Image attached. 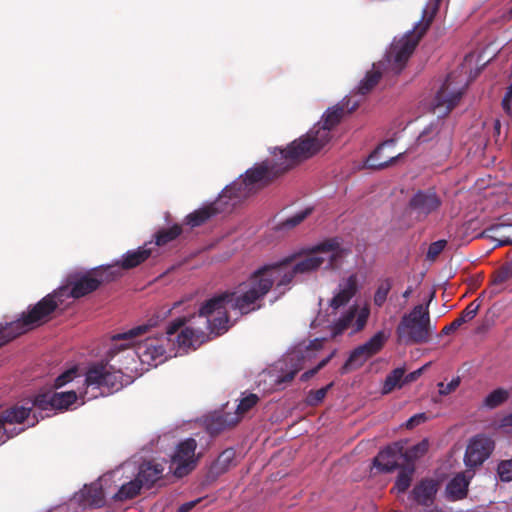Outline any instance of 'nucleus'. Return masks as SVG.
I'll use <instances>...</instances> for the list:
<instances>
[{
    "mask_svg": "<svg viewBox=\"0 0 512 512\" xmlns=\"http://www.w3.org/2000/svg\"><path fill=\"white\" fill-rule=\"evenodd\" d=\"M312 210V208H306L304 210L297 212L293 216L288 217L284 221L278 223L276 226V230L286 231L295 228L312 213Z\"/></svg>",
    "mask_w": 512,
    "mask_h": 512,
    "instance_id": "obj_32",
    "label": "nucleus"
},
{
    "mask_svg": "<svg viewBox=\"0 0 512 512\" xmlns=\"http://www.w3.org/2000/svg\"><path fill=\"white\" fill-rule=\"evenodd\" d=\"M446 246L445 240H438L429 245L428 251H427V258L434 260L438 255L441 254V252L444 250Z\"/></svg>",
    "mask_w": 512,
    "mask_h": 512,
    "instance_id": "obj_48",
    "label": "nucleus"
},
{
    "mask_svg": "<svg viewBox=\"0 0 512 512\" xmlns=\"http://www.w3.org/2000/svg\"><path fill=\"white\" fill-rule=\"evenodd\" d=\"M442 200L434 188L418 190L410 198L408 209L418 221L425 220L430 214L438 211Z\"/></svg>",
    "mask_w": 512,
    "mask_h": 512,
    "instance_id": "obj_14",
    "label": "nucleus"
},
{
    "mask_svg": "<svg viewBox=\"0 0 512 512\" xmlns=\"http://www.w3.org/2000/svg\"><path fill=\"white\" fill-rule=\"evenodd\" d=\"M413 472V468L402 469L400 471L394 484V489H396L397 492L404 493L409 488L412 481Z\"/></svg>",
    "mask_w": 512,
    "mask_h": 512,
    "instance_id": "obj_40",
    "label": "nucleus"
},
{
    "mask_svg": "<svg viewBox=\"0 0 512 512\" xmlns=\"http://www.w3.org/2000/svg\"><path fill=\"white\" fill-rule=\"evenodd\" d=\"M469 479L464 473L456 474L446 486L447 498L451 501H457L465 498L468 493Z\"/></svg>",
    "mask_w": 512,
    "mask_h": 512,
    "instance_id": "obj_27",
    "label": "nucleus"
},
{
    "mask_svg": "<svg viewBox=\"0 0 512 512\" xmlns=\"http://www.w3.org/2000/svg\"><path fill=\"white\" fill-rule=\"evenodd\" d=\"M510 14H512V7H511V9H510Z\"/></svg>",
    "mask_w": 512,
    "mask_h": 512,
    "instance_id": "obj_64",
    "label": "nucleus"
},
{
    "mask_svg": "<svg viewBox=\"0 0 512 512\" xmlns=\"http://www.w3.org/2000/svg\"><path fill=\"white\" fill-rule=\"evenodd\" d=\"M391 288L392 280L390 278L383 279L379 282L373 297L375 306L382 307L384 305Z\"/></svg>",
    "mask_w": 512,
    "mask_h": 512,
    "instance_id": "obj_36",
    "label": "nucleus"
},
{
    "mask_svg": "<svg viewBox=\"0 0 512 512\" xmlns=\"http://www.w3.org/2000/svg\"><path fill=\"white\" fill-rule=\"evenodd\" d=\"M357 307L352 306L350 309L338 319V321L333 326V336H337L342 334L347 328H349L356 317Z\"/></svg>",
    "mask_w": 512,
    "mask_h": 512,
    "instance_id": "obj_34",
    "label": "nucleus"
},
{
    "mask_svg": "<svg viewBox=\"0 0 512 512\" xmlns=\"http://www.w3.org/2000/svg\"><path fill=\"white\" fill-rule=\"evenodd\" d=\"M327 253H329L327 268H335L337 260L342 257L340 243L337 238L327 239L307 250L295 253L296 258L292 265L298 275L315 272L326 261V257L321 254Z\"/></svg>",
    "mask_w": 512,
    "mask_h": 512,
    "instance_id": "obj_8",
    "label": "nucleus"
},
{
    "mask_svg": "<svg viewBox=\"0 0 512 512\" xmlns=\"http://www.w3.org/2000/svg\"><path fill=\"white\" fill-rule=\"evenodd\" d=\"M333 383H329L327 386L322 387L318 390H310L306 397V403L309 406H317L326 397L328 391L332 388Z\"/></svg>",
    "mask_w": 512,
    "mask_h": 512,
    "instance_id": "obj_41",
    "label": "nucleus"
},
{
    "mask_svg": "<svg viewBox=\"0 0 512 512\" xmlns=\"http://www.w3.org/2000/svg\"><path fill=\"white\" fill-rule=\"evenodd\" d=\"M428 448H429L428 441L426 439H424L421 442L417 443L416 445H413L412 447L407 449L403 453V457L407 461H414V460L424 456L426 454V452L428 451Z\"/></svg>",
    "mask_w": 512,
    "mask_h": 512,
    "instance_id": "obj_39",
    "label": "nucleus"
},
{
    "mask_svg": "<svg viewBox=\"0 0 512 512\" xmlns=\"http://www.w3.org/2000/svg\"><path fill=\"white\" fill-rule=\"evenodd\" d=\"M97 396H98L97 394H92L91 398H96Z\"/></svg>",
    "mask_w": 512,
    "mask_h": 512,
    "instance_id": "obj_61",
    "label": "nucleus"
},
{
    "mask_svg": "<svg viewBox=\"0 0 512 512\" xmlns=\"http://www.w3.org/2000/svg\"><path fill=\"white\" fill-rule=\"evenodd\" d=\"M171 312V308L165 310L162 315H155L148 320V323L138 325L128 331L117 333L112 336L113 347L107 353L112 358L116 353L132 345L136 346L135 353L143 364L157 366L163 363L172 354L176 355L175 349L188 348L197 342L204 334L202 328L185 326L188 319L179 317L172 321L166 328L163 335L147 337L144 341L137 342L136 339L145 334L150 328L156 326L159 321L165 319Z\"/></svg>",
    "mask_w": 512,
    "mask_h": 512,
    "instance_id": "obj_2",
    "label": "nucleus"
},
{
    "mask_svg": "<svg viewBox=\"0 0 512 512\" xmlns=\"http://www.w3.org/2000/svg\"><path fill=\"white\" fill-rule=\"evenodd\" d=\"M433 297H434V292L431 294L429 301H431Z\"/></svg>",
    "mask_w": 512,
    "mask_h": 512,
    "instance_id": "obj_62",
    "label": "nucleus"
},
{
    "mask_svg": "<svg viewBox=\"0 0 512 512\" xmlns=\"http://www.w3.org/2000/svg\"><path fill=\"white\" fill-rule=\"evenodd\" d=\"M324 339L316 338L311 340L307 346H305V351H318L323 348Z\"/></svg>",
    "mask_w": 512,
    "mask_h": 512,
    "instance_id": "obj_53",
    "label": "nucleus"
},
{
    "mask_svg": "<svg viewBox=\"0 0 512 512\" xmlns=\"http://www.w3.org/2000/svg\"><path fill=\"white\" fill-rule=\"evenodd\" d=\"M29 407H35L40 411L55 410V407L52 406V393H43L37 395Z\"/></svg>",
    "mask_w": 512,
    "mask_h": 512,
    "instance_id": "obj_42",
    "label": "nucleus"
},
{
    "mask_svg": "<svg viewBox=\"0 0 512 512\" xmlns=\"http://www.w3.org/2000/svg\"><path fill=\"white\" fill-rule=\"evenodd\" d=\"M494 441L485 435L473 437L465 452L464 461L467 467L480 466L491 455L494 450Z\"/></svg>",
    "mask_w": 512,
    "mask_h": 512,
    "instance_id": "obj_16",
    "label": "nucleus"
},
{
    "mask_svg": "<svg viewBox=\"0 0 512 512\" xmlns=\"http://www.w3.org/2000/svg\"><path fill=\"white\" fill-rule=\"evenodd\" d=\"M394 146V140H387L379 145L368 157L366 161V165L368 168L381 170L384 169L396 162L398 158H400L403 153H398L397 155H387L383 157V152L388 147Z\"/></svg>",
    "mask_w": 512,
    "mask_h": 512,
    "instance_id": "obj_21",
    "label": "nucleus"
},
{
    "mask_svg": "<svg viewBox=\"0 0 512 512\" xmlns=\"http://www.w3.org/2000/svg\"><path fill=\"white\" fill-rule=\"evenodd\" d=\"M359 106V101L344 98L335 106L329 108L322 117V121L314 125L305 135L292 143L299 150V154L306 159L314 156L331 140V130L346 116L353 113Z\"/></svg>",
    "mask_w": 512,
    "mask_h": 512,
    "instance_id": "obj_5",
    "label": "nucleus"
},
{
    "mask_svg": "<svg viewBox=\"0 0 512 512\" xmlns=\"http://www.w3.org/2000/svg\"><path fill=\"white\" fill-rule=\"evenodd\" d=\"M181 233L182 227L178 224L167 229L159 230L155 235V244L157 246H164L175 240Z\"/></svg>",
    "mask_w": 512,
    "mask_h": 512,
    "instance_id": "obj_33",
    "label": "nucleus"
},
{
    "mask_svg": "<svg viewBox=\"0 0 512 512\" xmlns=\"http://www.w3.org/2000/svg\"><path fill=\"white\" fill-rule=\"evenodd\" d=\"M179 304H180V303H178V302H177V303H175L173 308H175V307L179 306Z\"/></svg>",
    "mask_w": 512,
    "mask_h": 512,
    "instance_id": "obj_63",
    "label": "nucleus"
},
{
    "mask_svg": "<svg viewBox=\"0 0 512 512\" xmlns=\"http://www.w3.org/2000/svg\"><path fill=\"white\" fill-rule=\"evenodd\" d=\"M295 258L296 255H290L274 264L263 265L234 290H226L206 300L198 310L204 326L211 333L221 335L230 327L228 305L241 315H247L263 307V299L274 284L279 296L284 295L298 275L292 265Z\"/></svg>",
    "mask_w": 512,
    "mask_h": 512,
    "instance_id": "obj_1",
    "label": "nucleus"
},
{
    "mask_svg": "<svg viewBox=\"0 0 512 512\" xmlns=\"http://www.w3.org/2000/svg\"><path fill=\"white\" fill-rule=\"evenodd\" d=\"M411 293H412V288H411V287H409V288H407V289L404 291V293H403V297H404V298H408V297L410 296V294H411Z\"/></svg>",
    "mask_w": 512,
    "mask_h": 512,
    "instance_id": "obj_60",
    "label": "nucleus"
},
{
    "mask_svg": "<svg viewBox=\"0 0 512 512\" xmlns=\"http://www.w3.org/2000/svg\"><path fill=\"white\" fill-rule=\"evenodd\" d=\"M80 502L83 506L102 507L105 504V495L102 485L98 482L85 485L80 492Z\"/></svg>",
    "mask_w": 512,
    "mask_h": 512,
    "instance_id": "obj_23",
    "label": "nucleus"
},
{
    "mask_svg": "<svg viewBox=\"0 0 512 512\" xmlns=\"http://www.w3.org/2000/svg\"><path fill=\"white\" fill-rule=\"evenodd\" d=\"M441 0H434L427 5L422 12L421 20L415 24L411 31L405 33L401 38L394 39L387 50L383 60L373 64L371 71L360 81L357 92L360 95L370 93L379 83L384 73L399 75L406 67L408 60L414 53L420 40L426 34L439 10Z\"/></svg>",
    "mask_w": 512,
    "mask_h": 512,
    "instance_id": "obj_3",
    "label": "nucleus"
},
{
    "mask_svg": "<svg viewBox=\"0 0 512 512\" xmlns=\"http://www.w3.org/2000/svg\"><path fill=\"white\" fill-rule=\"evenodd\" d=\"M31 412L32 407L18 404L2 410L0 412V431L4 430V432L7 433V438H12L13 436L24 431V429L22 428L17 431L14 429L11 433H9L5 428L6 424H21L24 421H27L29 426H34L36 423H38L39 418L36 413L31 416Z\"/></svg>",
    "mask_w": 512,
    "mask_h": 512,
    "instance_id": "obj_15",
    "label": "nucleus"
},
{
    "mask_svg": "<svg viewBox=\"0 0 512 512\" xmlns=\"http://www.w3.org/2000/svg\"><path fill=\"white\" fill-rule=\"evenodd\" d=\"M508 397V391L503 388H497L486 396L484 399V405L490 409H494L503 404Z\"/></svg>",
    "mask_w": 512,
    "mask_h": 512,
    "instance_id": "obj_37",
    "label": "nucleus"
},
{
    "mask_svg": "<svg viewBox=\"0 0 512 512\" xmlns=\"http://www.w3.org/2000/svg\"><path fill=\"white\" fill-rule=\"evenodd\" d=\"M304 359L305 355L302 348H298L296 351L289 354L286 359V365L289 366L290 369L278 378L277 383L291 382L296 374L303 368Z\"/></svg>",
    "mask_w": 512,
    "mask_h": 512,
    "instance_id": "obj_28",
    "label": "nucleus"
},
{
    "mask_svg": "<svg viewBox=\"0 0 512 512\" xmlns=\"http://www.w3.org/2000/svg\"><path fill=\"white\" fill-rule=\"evenodd\" d=\"M387 337L383 331L377 332L367 342L355 348L341 368V373L346 374L361 367L370 357L383 348Z\"/></svg>",
    "mask_w": 512,
    "mask_h": 512,
    "instance_id": "obj_12",
    "label": "nucleus"
},
{
    "mask_svg": "<svg viewBox=\"0 0 512 512\" xmlns=\"http://www.w3.org/2000/svg\"><path fill=\"white\" fill-rule=\"evenodd\" d=\"M152 254L150 248H147L146 245L143 247H139L137 250H130L123 255L122 260L114 265L119 270H129L135 268L145 262ZM121 273V271H119Z\"/></svg>",
    "mask_w": 512,
    "mask_h": 512,
    "instance_id": "obj_25",
    "label": "nucleus"
},
{
    "mask_svg": "<svg viewBox=\"0 0 512 512\" xmlns=\"http://www.w3.org/2000/svg\"><path fill=\"white\" fill-rule=\"evenodd\" d=\"M20 332L14 327V322L0 324V347L20 336Z\"/></svg>",
    "mask_w": 512,
    "mask_h": 512,
    "instance_id": "obj_38",
    "label": "nucleus"
},
{
    "mask_svg": "<svg viewBox=\"0 0 512 512\" xmlns=\"http://www.w3.org/2000/svg\"><path fill=\"white\" fill-rule=\"evenodd\" d=\"M142 485L138 482L137 478L123 484L118 492L114 495L116 501H125L136 497L141 489Z\"/></svg>",
    "mask_w": 512,
    "mask_h": 512,
    "instance_id": "obj_31",
    "label": "nucleus"
},
{
    "mask_svg": "<svg viewBox=\"0 0 512 512\" xmlns=\"http://www.w3.org/2000/svg\"><path fill=\"white\" fill-rule=\"evenodd\" d=\"M369 314H370V310L368 307H363L359 313L357 314L356 313V319L355 322H354V326H355V331H360L364 328V326L366 325L367 323V319L369 317Z\"/></svg>",
    "mask_w": 512,
    "mask_h": 512,
    "instance_id": "obj_49",
    "label": "nucleus"
},
{
    "mask_svg": "<svg viewBox=\"0 0 512 512\" xmlns=\"http://www.w3.org/2000/svg\"><path fill=\"white\" fill-rule=\"evenodd\" d=\"M480 304L477 300L472 301L467 307L460 313V315L453 320L450 324L443 327L440 335H450L458 330L464 323L472 320L478 313Z\"/></svg>",
    "mask_w": 512,
    "mask_h": 512,
    "instance_id": "obj_26",
    "label": "nucleus"
},
{
    "mask_svg": "<svg viewBox=\"0 0 512 512\" xmlns=\"http://www.w3.org/2000/svg\"><path fill=\"white\" fill-rule=\"evenodd\" d=\"M319 372V370L314 367L306 372H304L301 377H300V380L301 381H307L309 380L311 377H313L315 374H317Z\"/></svg>",
    "mask_w": 512,
    "mask_h": 512,
    "instance_id": "obj_56",
    "label": "nucleus"
},
{
    "mask_svg": "<svg viewBox=\"0 0 512 512\" xmlns=\"http://www.w3.org/2000/svg\"><path fill=\"white\" fill-rule=\"evenodd\" d=\"M460 382H461L460 378L456 377V378H453L446 385L444 383H439L438 384V386H439V393L441 395H448V394L454 392L459 387Z\"/></svg>",
    "mask_w": 512,
    "mask_h": 512,
    "instance_id": "obj_50",
    "label": "nucleus"
},
{
    "mask_svg": "<svg viewBox=\"0 0 512 512\" xmlns=\"http://www.w3.org/2000/svg\"><path fill=\"white\" fill-rule=\"evenodd\" d=\"M85 385L87 389H98L102 396L108 395L123 388L125 385L124 374L108 362L100 361L88 367L85 374Z\"/></svg>",
    "mask_w": 512,
    "mask_h": 512,
    "instance_id": "obj_10",
    "label": "nucleus"
},
{
    "mask_svg": "<svg viewBox=\"0 0 512 512\" xmlns=\"http://www.w3.org/2000/svg\"><path fill=\"white\" fill-rule=\"evenodd\" d=\"M438 484L433 479H423L415 485L411 492L412 499L419 505L430 506L433 504Z\"/></svg>",
    "mask_w": 512,
    "mask_h": 512,
    "instance_id": "obj_22",
    "label": "nucleus"
},
{
    "mask_svg": "<svg viewBox=\"0 0 512 512\" xmlns=\"http://www.w3.org/2000/svg\"><path fill=\"white\" fill-rule=\"evenodd\" d=\"M239 421V418L237 417L235 421L228 423L225 416H219L216 419V423L218 424L217 430H222L225 428L226 425H234Z\"/></svg>",
    "mask_w": 512,
    "mask_h": 512,
    "instance_id": "obj_55",
    "label": "nucleus"
},
{
    "mask_svg": "<svg viewBox=\"0 0 512 512\" xmlns=\"http://www.w3.org/2000/svg\"><path fill=\"white\" fill-rule=\"evenodd\" d=\"M200 501L201 499L199 498L193 501L186 502L178 508L177 512H190Z\"/></svg>",
    "mask_w": 512,
    "mask_h": 512,
    "instance_id": "obj_54",
    "label": "nucleus"
},
{
    "mask_svg": "<svg viewBox=\"0 0 512 512\" xmlns=\"http://www.w3.org/2000/svg\"><path fill=\"white\" fill-rule=\"evenodd\" d=\"M497 473L501 481H512V459L502 460L497 466Z\"/></svg>",
    "mask_w": 512,
    "mask_h": 512,
    "instance_id": "obj_46",
    "label": "nucleus"
},
{
    "mask_svg": "<svg viewBox=\"0 0 512 512\" xmlns=\"http://www.w3.org/2000/svg\"><path fill=\"white\" fill-rule=\"evenodd\" d=\"M435 327L431 325L428 304L416 305L405 314L396 328L399 342L405 344H423L429 342Z\"/></svg>",
    "mask_w": 512,
    "mask_h": 512,
    "instance_id": "obj_7",
    "label": "nucleus"
},
{
    "mask_svg": "<svg viewBox=\"0 0 512 512\" xmlns=\"http://www.w3.org/2000/svg\"><path fill=\"white\" fill-rule=\"evenodd\" d=\"M299 153V150L293 143L284 149L275 148L273 159H266L253 168L248 169L241 182L225 187L223 196L228 197L229 200H235L231 203V206H234L237 200L246 197L253 189L269 185L298 163L305 160Z\"/></svg>",
    "mask_w": 512,
    "mask_h": 512,
    "instance_id": "obj_4",
    "label": "nucleus"
},
{
    "mask_svg": "<svg viewBox=\"0 0 512 512\" xmlns=\"http://www.w3.org/2000/svg\"><path fill=\"white\" fill-rule=\"evenodd\" d=\"M334 355H335V351H333L332 353H330V355H328L326 358L321 360L318 363V365L316 366V368L320 371L322 368H324L330 362V360L333 358Z\"/></svg>",
    "mask_w": 512,
    "mask_h": 512,
    "instance_id": "obj_57",
    "label": "nucleus"
},
{
    "mask_svg": "<svg viewBox=\"0 0 512 512\" xmlns=\"http://www.w3.org/2000/svg\"><path fill=\"white\" fill-rule=\"evenodd\" d=\"M500 425L502 427H512V412L501 419Z\"/></svg>",
    "mask_w": 512,
    "mask_h": 512,
    "instance_id": "obj_58",
    "label": "nucleus"
},
{
    "mask_svg": "<svg viewBox=\"0 0 512 512\" xmlns=\"http://www.w3.org/2000/svg\"><path fill=\"white\" fill-rule=\"evenodd\" d=\"M403 457V446L400 443H394L380 451L374 459V465L384 472L394 471L399 460Z\"/></svg>",
    "mask_w": 512,
    "mask_h": 512,
    "instance_id": "obj_18",
    "label": "nucleus"
},
{
    "mask_svg": "<svg viewBox=\"0 0 512 512\" xmlns=\"http://www.w3.org/2000/svg\"><path fill=\"white\" fill-rule=\"evenodd\" d=\"M66 287H59L52 293L47 294L35 305L30 306L21 318L13 321L14 327L18 329L20 334H24L38 326L43 325L51 319V315L63 303Z\"/></svg>",
    "mask_w": 512,
    "mask_h": 512,
    "instance_id": "obj_9",
    "label": "nucleus"
},
{
    "mask_svg": "<svg viewBox=\"0 0 512 512\" xmlns=\"http://www.w3.org/2000/svg\"><path fill=\"white\" fill-rule=\"evenodd\" d=\"M196 448L197 442L193 438H187L176 446L170 462V470L175 477L182 478L195 469L198 461Z\"/></svg>",
    "mask_w": 512,
    "mask_h": 512,
    "instance_id": "obj_11",
    "label": "nucleus"
},
{
    "mask_svg": "<svg viewBox=\"0 0 512 512\" xmlns=\"http://www.w3.org/2000/svg\"><path fill=\"white\" fill-rule=\"evenodd\" d=\"M258 401L259 397L254 393H250L240 400V403L236 409V414L238 416H243L245 413L251 410L258 403Z\"/></svg>",
    "mask_w": 512,
    "mask_h": 512,
    "instance_id": "obj_44",
    "label": "nucleus"
},
{
    "mask_svg": "<svg viewBox=\"0 0 512 512\" xmlns=\"http://www.w3.org/2000/svg\"><path fill=\"white\" fill-rule=\"evenodd\" d=\"M77 368H71L63 372L61 375H59L54 382V387L56 389L63 387L68 382L72 381L74 377L77 375Z\"/></svg>",
    "mask_w": 512,
    "mask_h": 512,
    "instance_id": "obj_47",
    "label": "nucleus"
},
{
    "mask_svg": "<svg viewBox=\"0 0 512 512\" xmlns=\"http://www.w3.org/2000/svg\"><path fill=\"white\" fill-rule=\"evenodd\" d=\"M358 291V279L356 274H351L339 284V291L330 300V307L338 309L346 305Z\"/></svg>",
    "mask_w": 512,
    "mask_h": 512,
    "instance_id": "obj_20",
    "label": "nucleus"
},
{
    "mask_svg": "<svg viewBox=\"0 0 512 512\" xmlns=\"http://www.w3.org/2000/svg\"><path fill=\"white\" fill-rule=\"evenodd\" d=\"M164 470L162 463L153 460L145 461L139 466L136 478L143 488L150 489L162 479Z\"/></svg>",
    "mask_w": 512,
    "mask_h": 512,
    "instance_id": "obj_19",
    "label": "nucleus"
},
{
    "mask_svg": "<svg viewBox=\"0 0 512 512\" xmlns=\"http://www.w3.org/2000/svg\"><path fill=\"white\" fill-rule=\"evenodd\" d=\"M441 132L440 129V121L436 123H431L429 126L423 129V131L418 136V141L420 143H425L432 140L435 136H437Z\"/></svg>",
    "mask_w": 512,
    "mask_h": 512,
    "instance_id": "obj_45",
    "label": "nucleus"
},
{
    "mask_svg": "<svg viewBox=\"0 0 512 512\" xmlns=\"http://www.w3.org/2000/svg\"><path fill=\"white\" fill-rule=\"evenodd\" d=\"M421 371H422V369H419V370H417V371H415V372H413V373H410V374L406 377L405 382H409V381H413V380H415V379H416V377H417L418 375H420Z\"/></svg>",
    "mask_w": 512,
    "mask_h": 512,
    "instance_id": "obj_59",
    "label": "nucleus"
},
{
    "mask_svg": "<svg viewBox=\"0 0 512 512\" xmlns=\"http://www.w3.org/2000/svg\"><path fill=\"white\" fill-rule=\"evenodd\" d=\"M428 419L425 413H418L409 418L405 424L407 429H413L414 427L426 422Z\"/></svg>",
    "mask_w": 512,
    "mask_h": 512,
    "instance_id": "obj_51",
    "label": "nucleus"
},
{
    "mask_svg": "<svg viewBox=\"0 0 512 512\" xmlns=\"http://www.w3.org/2000/svg\"><path fill=\"white\" fill-rule=\"evenodd\" d=\"M76 400L77 394L74 390L52 393V406L55 407V410H67Z\"/></svg>",
    "mask_w": 512,
    "mask_h": 512,
    "instance_id": "obj_30",
    "label": "nucleus"
},
{
    "mask_svg": "<svg viewBox=\"0 0 512 512\" xmlns=\"http://www.w3.org/2000/svg\"><path fill=\"white\" fill-rule=\"evenodd\" d=\"M405 370L403 368H396L390 372L383 385V393L388 394L392 392L396 387H402L401 380L404 376Z\"/></svg>",
    "mask_w": 512,
    "mask_h": 512,
    "instance_id": "obj_35",
    "label": "nucleus"
},
{
    "mask_svg": "<svg viewBox=\"0 0 512 512\" xmlns=\"http://www.w3.org/2000/svg\"><path fill=\"white\" fill-rule=\"evenodd\" d=\"M498 243V246L512 245V223L504 221L492 224L483 232Z\"/></svg>",
    "mask_w": 512,
    "mask_h": 512,
    "instance_id": "obj_24",
    "label": "nucleus"
},
{
    "mask_svg": "<svg viewBox=\"0 0 512 512\" xmlns=\"http://www.w3.org/2000/svg\"><path fill=\"white\" fill-rule=\"evenodd\" d=\"M512 277V263H507L501 266L496 272L493 274V278L491 280V284L493 286L501 285L508 281Z\"/></svg>",
    "mask_w": 512,
    "mask_h": 512,
    "instance_id": "obj_43",
    "label": "nucleus"
},
{
    "mask_svg": "<svg viewBox=\"0 0 512 512\" xmlns=\"http://www.w3.org/2000/svg\"><path fill=\"white\" fill-rule=\"evenodd\" d=\"M235 455L234 449H225L212 464V471L217 475L225 473L233 465Z\"/></svg>",
    "mask_w": 512,
    "mask_h": 512,
    "instance_id": "obj_29",
    "label": "nucleus"
},
{
    "mask_svg": "<svg viewBox=\"0 0 512 512\" xmlns=\"http://www.w3.org/2000/svg\"><path fill=\"white\" fill-rule=\"evenodd\" d=\"M454 73L447 75L442 86L435 95L433 106L434 112L438 114V117H444L450 113V111L459 103L464 90L465 85L456 87L454 85Z\"/></svg>",
    "mask_w": 512,
    "mask_h": 512,
    "instance_id": "obj_13",
    "label": "nucleus"
},
{
    "mask_svg": "<svg viewBox=\"0 0 512 512\" xmlns=\"http://www.w3.org/2000/svg\"><path fill=\"white\" fill-rule=\"evenodd\" d=\"M224 199H228V197H224L222 192L216 201L188 214L185 219L186 224L192 228L199 227L206 223L213 216L223 212L225 209L222 208V204H227Z\"/></svg>",
    "mask_w": 512,
    "mask_h": 512,
    "instance_id": "obj_17",
    "label": "nucleus"
},
{
    "mask_svg": "<svg viewBox=\"0 0 512 512\" xmlns=\"http://www.w3.org/2000/svg\"><path fill=\"white\" fill-rule=\"evenodd\" d=\"M119 277V269L115 266H99L84 273H71L67 276L66 284L62 286L66 287L64 297L79 299Z\"/></svg>",
    "mask_w": 512,
    "mask_h": 512,
    "instance_id": "obj_6",
    "label": "nucleus"
},
{
    "mask_svg": "<svg viewBox=\"0 0 512 512\" xmlns=\"http://www.w3.org/2000/svg\"><path fill=\"white\" fill-rule=\"evenodd\" d=\"M502 108L506 113L512 114V84L507 88L502 99Z\"/></svg>",
    "mask_w": 512,
    "mask_h": 512,
    "instance_id": "obj_52",
    "label": "nucleus"
}]
</instances>
